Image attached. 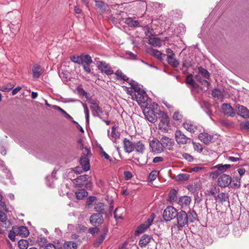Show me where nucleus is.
<instances>
[{
    "instance_id": "1",
    "label": "nucleus",
    "mask_w": 249,
    "mask_h": 249,
    "mask_svg": "<svg viewBox=\"0 0 249 249\" xmlns=\"http://www.w3.org/2000/svg\"><path fill=\"white\" fill-rule=\"evenodd\" d=\"M197 216V214L194 210H189L187 212L180 210L176 213L177 225L178 228L188 226V223H194Z\"/></svg>"
},
{
    "instance_id": "2",
    "label": "nucleus",
    "mask_w": 249,
    "mask_h": 249,
    "mask_svg": "<svg viewBox=\"0 0 249 249\" xmlns=\"http://www.w3.org/2000/svg\"><path fill=\"white\" fill-rule=\"evenodd\" d=\"M86 152L83 153L80 159V163L82 166V170L88 171L90 169L89 160V157L91 155L89 148H85Z\"/></svg>"
},
{
    "instance_id": "3",
    "label": "nucleus",
    "mask_w": 249,
    "mask_h": 249,
    "mask_svg": "<svg viewBox=\"0 0 249 249\" xmlns=\"http://www.w3.org/2000/svg\"><path fill=\"white\" fill-rule=\"evenodd\" d=\"M8 212L5 203L0 204V221L1 222V226L5 228H8L10 222L7 221V215L5 213Z\"/></svg>"
},
{
    "instance_id": "4",
    "label": "nucleus",
    "mask_w": 249,
    "mask_h": 249,
    "mask_svg": "<svg viewBox=\"0 0 249 249\" xmlns=\"http://www.w3.org/2000/svg\"><path fill=\"white\" fill-rule=\"evenodd\" d=\"M177 213L178 211L174 207L171 206H168L163 211V218L166 221H170L176 218Z\"/></svg>"
},
{
    "instance_id": "5",
    "label": "nucleus",
    "mask_w": 249,
    "mask_h": 249,
    "mask_svg": "<svg viewBox=\"0 0 249 249\" xmlns=\"http://www.w3.org/2000/svg\"><path fill=\"white\" fill-rule=\"evenodd\" d=\"M155 214L152 213L150 214V216L147 218L146 221L142 224H141L137 229L136 231L137 234H140L149 228L152 224L153 221L155 218Z\"/></svg>"
},
{
    "instance_id": "6",
    "label": "nucleus",
    "mask_w": 249,
    "mask_h": 249,
    "mask_svg": "<svg viewBox=\"0 0 249 249\" xmlns=\"http://www.w3.org/2000/svg\"><path fill=\"white\" fill-rule=\"evenodd\" d=\"M175 139L177 143L179 145L186 144L190 141V139L180 130H177L175 131Z\"/></svg>"
},
{
    "instance_id": "7",
    "label": "nucleus",
    "mask_w": 249,
    "mask_h": 249,
    "mask_svg": "<svg viewBox=\"0 0 249 249\" xmlns=\"http://www.w3.org/2000/svg\"><path fill=\"white\" fill-rule=\"evenodd\" d=\"M159 111L160 110L157 108L149 109L147 111H144V113L145 118L151 123H155L158 119L157 115H159Z\"/></svg>"
},
{
    "instance_id": "8",
    "label": "nucleus",
    "mask_w": 249,
    "mask_h": 249,
    "mask_svg": "<svg viewBox=\"0 0 249 249\" xmlns=\"http://www.w3.org/2000/svg\"><path fill=\"white\" fill-rule=\"evenodd\" d=\"M232 178L230 175L222 174L217 179V184L221 188H226L231 184Z\"/></svg>"
},
{
    "instance_id": "9",
    "label": "nucleus",
    "mask_w": 249,
    "mask_h": 249,
    "mask_svg": "<svg viewBox=\"0 0 249 249\" xmlns=\"http://www.w3.org/2000/svg\"><path fill=\"white\" fill-rule=\"evenodd\" d=\"M97 66L102 73H105L107 75H110L113 73V71L109 65L105 61L97 62Z\"/></svg>"
},
{
    "instance_id": "10",
    "label": "nucleus",
    "mask_w": 249,
    "mask_h": 249,
    "mask_svg": "<svg viewBox=\"0 0 249 249\" xmlns=\"http://www.w3.org/2000/svg\"><path fill=\"white\" fill-rule=\"evenodd\" d=\"M159 119L160 120V122L159 124V128L166 130L169 124V118L167 114L160 110V111H159Z\"/></svg>"
},
{
    "instance_id": "11",
    "label": "nucleus",
    "mask_w": 249,
    "mask_h": 249,
    "mask_svg": "<svg viewBox=\"0 0 249 249\" xmlns=\"http://www.w3.org/2000/svg\"><path fill=\"white\" fill-rule=\"evenodd\" d=\"M149 146L153 152L160 153L164 151L160 139H154L150 142Z\"/></svg>"
},
{
    "instance_id": "12",
    "label": "nucleus",
    "mask_w": 249,
    "mask_h": 249,
    "mask_svg": "<svg viewBox=\"0 0 249 249\" xmlns=\"http://www.w3.org/2000/svg\"><path fill=\"white\" fill-rule=\"evenodd\" d=\"M89 221L93 226L98 227L104 222L103 215H101V213H94L90 215Z\"/></svg>"
},
{
    "instance_id": "13",
    "label": "nucleus",
    "mask_w": 249,
    "mask_h": 249,
    "mask_svg": "<svg viewBox=\"0 0 249 249\" xmlns=\"http://www.w3.org/2000/svg\"><path fill=\"white\" fill-rule=\"evenodd\" d=\"M160 139L163 149L171 150L175 144V142L172 139L166 137L162 136Z\"/></svg>"
},
{
    "instance_id": "14",
    "label": "nucleus",
    "mask_w": 249,
    "mask_h": 249,
    "mask_svg": "<svg viewBox=\"0 0 249 249\" xmlns=\"http://www.w3.org/2000/svg\"><path fill=\"white\" fill-rule=\"evenodd\" d=\"M7 17L10 18V23L12 25L15 24H18L20 21L21 13L18 10H15L12 12H8L7 13Z\"/></svg>"
},
{
    "instance_id": "15",
    "label": "nucleus",
    "mask_w": 249,
    "mask_h": 249,
    "mask_svg": "<svg viewBox=\"0 0 249 249\" xmlns=\"http://www.w3.org/2000/svg\"><path fill=\"white\" fill-rule=\"evenodd\" d=\"M108 231L107 228V227H104L102 230V234L94 241L93 243V246L94 247H98L105 240Z\"/></svg>"
},
{
    "instance_id": "16",
    "label": "nucleus",
    "mask_w": 249,
    "mask_h": 249,
    "mask_svg": "<svg viewBox=\"0 0 249 249\" xmlns=\"http://www.w3.org/2000/svg\"><path fill=\"white\" fill-rule=\"evenodd\" d=\"M13 230L15 231L17 235H20L22 237H27L29 234L27 228L25 226H13Z\"/></svg>"
},
{
    "instance_id": "17",
    "label": "nucleus",
    "mask_w": 249,
    "mask_h": 249,
    "mask_svg": "<svg viewBox=\"0 0 249 249\" xmlns=\"http://www.w3.org/2000/svg\"><path fill=\"white\" fill-rule=\"evenodd\" d=\"M198 139L205 144H209L213 139V136L207 132H203L199 134Z\"/></svg>"
},
{
    "instance_id": "18",
    "label": "nucleus",
    "mask_w": 249,
    "mask_h": 249,
    "mask_svg": "<svg viewBox=\"0 0 249 249\" xmlns=\"http://www.w3.org/2000/svg\"><path fill=\"white\" fill-rule=\"evenodd\" d=\"M236 109L238 115L244 118H249V110L246 107L242 105H236Z\"/></svg>"
},
{
    "instance_id": "19",
    "label": "nucleus",
    "mask_w": 249,
    "mask_h": 249,
    "mask_svg": "<svg viewBox=\"0 0 249 249\" xmlns=\"http://www.w3.org/2000/svg\"><path fill=\"white\" fill-rule=\"evenodd\" d=\"M222 108L225 115L230 117H233L235 115L234 109L229 104H223Z\"/></svg>"
},
{
    "instance_id": "20",
    "label": "nucleus",
    "mask_w": 249,
    "mask_h": 249,
    "mask_svg": "<svg viewBox=\"0 0 249 249\" xmlns=\"http://www.w3.org/2000/svg\"><path fill=\"white\" fill-rule=\"evenodd\" d=\"M124 148L125 152L130 153L134 150V143L124 138L123 141Z\"/></svg>"
},
{
    "instance_id": "21",
    "label": "nucleus",
    "mask_w": 249,
    "mask_h": 249,
    "mask_svg": "<svg viewBox=\"0 0 249 249\" xmlns=\"http://www.w3.org/2000/svg\"><path fill=\"white\" fill-rule=\"evenodd\" d=\"M33 77L35 79L38 78L43 73V71L40 65L35 64L32 68Z\"/></svg>"
},
{
    "instance_id": "22",
    "label": "nucleus",
    "mask_w": 249,
    "mask_h": 249,
    "mask_svg": "<svg viewBox=\"0 0 249 249\" xmlns=\"http://www.w3.org/2000/svg\"><path fill=\"white\" fill-rule=\"evenodd\" d=\"M154 241L152 236L149 235L143 234L140 238L139 245L142 247H145L148 243Z\"/></svg>"
},
{
    "instance_id": "23",
    "label": "nucleus",
    "mask_w": 249,
    "mask_h": 249,
    "mask_svg": "<svg viewBox=\"0 0 249 249\" xmlns=\"http://www.w3.org/2000/svg\"><path fill=\"white\" fill-rule=\"evenodd\" d=\"M134 150L139 154H143L145 150V145L142 141L134 142Z\"/></svg>"
},
{
    "instance_id": "24",
    "label": "nucleus",
    "mask_w": 249,
    "mask_h": 249,
    "mask_svg": "<svg viewBox=\"0 0 249 249\" xmlns=\"http://www.w3.org/2000/svg\"><path fill=\"white\" fill-rule=\"evenodd\" d=\"M90 108L91 110L93 116L97 117L100 119H102V117L100 115V114L102 113L103 111L102 108L99 107V103L94 106H90Z\"/></svg>"
},
{
    "instance_id": "25",
    "label": "nucleus",
    "mask_w": 249,
    "mask_h": 249,
    "mask_svg": "<svg viewBox=\"0 0 249 249\" xmlns=\"http://www.w3.org/2000/svg\"><path fill=\"white\" fill-rule=\"evenodd\" d=\"M191 198L190 196H184L180 197L178 201V204L182 208L189 206L190 204Z\"/></svg>"
},
{
    "instance_id": "26",
    "label": "nucleus",
    "mask_w": 249,
    "mask_h": 249,
    "mask_svg": "<svg viewBox=\"0 0 249 249\" xmlns=\"http://www.w3.org/2000/svg\"><path fill=\"white\" fill-rule=\"evenodd\" d=\"M215 199L219 203H223L225 201H229V196L228 193H221L218 194L216 196H214Z\"/></svg>"
},
{
    "instance_id": "27",
    "label": "nucleus",
    "mask_w": 249,
    "mask_h": 249,
    "mask_svg": "<svg viewBox=\"0 0 249 249\" xmlns=\"http://www.w3.org/2000/svg\"><path fill=\"white\" fill-rule=\"evenodd\" d=\"M95 7L99 10L100 12H105L108 8V5L101 0H95Z\"/></svg>"
},
{
    "instance_id": "28",
    "label": "nucleus",
    "mask_w": 249,
    "mask_h": 249,
    "mask_svg": "<svg viewBox=\"0 0 249 249\" xmlns=\"http://www.w3.org/2000/svg\"><path fill=\"white\" fill-rule=\"evenodd\" d=\"M178 191L175 189H171L168 195L167 200L170 202L178 201Z\"/></svg>"
},
{
    "instance_id": "29",
    "label": "nucleus",
    "mask_w": 249,
    "mask_h": 249,
    "mask_svg": "<svg viewBox=\"0 0 249 249\" xmlns=\"http://www.w3.org/2000/svg\"><path fill=\"white\" fill-rule=\"evenodd\" d=\"M88 175H81L78 177L74 180V183L77 186L81 187L83 185V182L88 180Z\"/></svg>"
},
{
    "instance_id": "30",
    "label": "nucleus",
    "mask_w": 249,
    "mask_h": 249,
    "mask_svg": "<svg viewBox=\"0 0 249 249\" xmlns=\"http://www.w3.org/2000/svg\"><path fill=\"white\" fill-rule=\"evenodd\" d=\"M150 54L160 61H162L163 58L166 56V54L162 53L160 51L153 49L151 50Z\"/></svg>"
},
{
    "instance_id": "31",
    "label": "nucleus",
    "mask_w": 249,
    "mask_h": 249,
    "mask_svg": "<svg viewBox=\"0 0 249 249\" xmlns=\"http://www.w3.org/2000/svg\"><path fill=\"white\" fill-rule=\"evenodd\" d=\"M106 206L104 203H98L95 205L94 209L97 212V213H101V215L106 213Z\"/></svg>"
},
{
    "instance_id": "32",
    "label": "nucleus",
    "mask_w": 249,
    "mask_h": 249,
    "mask_svg": "<svg viewBox=\"0 0 249 249\" xmlns=\"http://www.w3.org/2000/svg\"><path fill=\"white\" fill-rule=\"evenodd\" d=\"M166 60L168 64L174 68H177L179 64V62L178 60L175 58V55L173 56H167Z\"/></svg>"
},
{
    "instance_id": "33",
    "label": "nucleus",
    "mask_w": 249,
    "mask_h": 249,
    "mask_svg": "<svg viewBox=\"0 0 249 249\" xmlns=\"http://www.w3.org/2000/svg\"><path fill=\"white\" fill-rule=\"evenodd\" d=\"M125 23L130 27H139L141 26L140 22L136 20H134L131 18H128L125 19Z\"/></svg>"
},
{
    "instance_id": "34",
    "label": "nucleus",
    "mask_w": 249,
    "mask_h": 249,
    "mask_svg": "<svg viewBox=\"0 0 249 249\" xmlns=\"http://www.w3.org/2000/svg\"><path fill=\"white\" fill-rule=\"evenodd\" d=\"M241 177L239 176H235L233 177L231 187L233 189H238L241 186Z\"/></svg>"
},
{
    "instance_id": "35",
    "label": "nucleus",
    "mask_w": 249,
    "mask_h": 249,
    "mask_svg": "<svg viewBox=\"0 0 249 249\" xmlns=\"http://www.w3.org/2000/svg\"><path fill=\"white\" fill-rule=\"evenodd\" d=\"M148 43L154 47H160L161 46V42L160 39L157 37H149L148 39Z\"/></svg>"
},
{
    "instance_id": "36",
    "label": "nucleus",
    "mask_w": 249,
    "mask_h": 249,
    "mask_svg": "<svg viewBox=\"0 0 249 249\" xmlns=\"http://www.w3.org/2000/svg\"><path fill=\"white\" fill-rule=\"evenodd\" d=\"M88 196V192L84 189H79L75 193L76 198L77 199H82Z\"/></svg>"
},
{
    "instance_id": "37",
    "label": "nucleus",
    "mask_w": 249,
    "mask_h": 249,
    "mask_svg": "<svg viewBox=\"0 0 249 249\" xmlns=\"http://www.w3.org/2000/svg\"><path fill=\"white\" fill-rule=\"evenodd\" d=\"M184 128L191 133H194L195 132L196 127L194 124L187 122H184L182 124Z\"/></svg>"
},
{
    "instance_id": "38",
    "label": "nucleus",
    "mask_w": 249,
    "mask_h": 249,
    "mask_svg": "<svg viewBox=\"0 0 249 249\" xmlns=\"http://www.w3.org/2000/svg\"><path fill=\"white\" fill-rule=\"evenodd\" d=\"M65 249H77V243L72 241L65 242L63 245Z\"/></svg>"
},
{
    "instance_id": "39",
    "label": "nucleus",
    "mask_w": 249,
    "mask_h": 249,
    "mask_svg": "<svg viewBox=\"0 0 249 249\" xmlns=\"http://www.w3.org/2000/svg\"><path fill=\"white\" fill-rule=\"evenodd\" d=\"M231 167V165L230 164H218L216 165V166H214L213 168H216L221 173H222L228 169H229Z\"/></svg>"
},
{
    "instance_id": "40",
    "label": "nucleus",
    "mask_w": 249,
    "mask_h": 249,
    "mask_svg": "<svg viewBox=\"0 0 249 249\" xmlns=\"http://www.w3.org/2000/svg\"><path fill=\"white\" fill-rule=\"evenodd\" d=\"M0 168L1 171H2V172L7 174V178L10 179L12 177V174L11 172L7 170V167L5 165L4 161L1 160H0Z\"/></svg>"
},
{
    "instance_id": "41",
    "label": "nucleus",
    "mask_w": 249,
    "mask_h": 249,
    "mask_svg": "<svg viewBox=\"0 0 249 249\" xmlns=\"http://www.w3.org/2000/svg\"><path fill=\"white\" fill-rule=\"evenodd\" d=\"M115 74L117 76V79L118 80H124L125 81H127L128 80V78L126 75L124 74L121 70H117L115 72Z\"/></svg>"
},
{
    "instance_id": "42",
    "label": "nucleus",
    "mask_w": 249,
    "mask_h": 249,
    "mask_svg": "<svg viewBox=\"0 0 249 249\" xmlns=\"http://www.w3.org/2000/svg\"><path fill=\"white\" fill-rule=\"evenodd\" d=\"M137 101L139 104H144L147 100V94L141 93L139 95H135Z\"/></svg>"
},
{
    "instance_id": "43",
    "label": "nucleus",
    "mask_w": 249,
    "mask_h": 249,
    "mask_svg": "<svg viewBox=\"0 0 249 249\" xmlns=\"http://www.w3.org/2000/svg\"><path fill=\"white\" fill-rule=\"evenodd\" d=\"M81 64L92 63L93 62L91 56L89 54H81Z\"/></svg>"
},
{
    "instance_id": "44",
    "label": "nucleus",
    "mask_w": 249,
    "mask_h": 249,
    "mask_svg": "<svg viewBox=\"0 0 249 249\" xmlns=\"http://www.w3.org/2000/svg\"><path fill=\"white\" fill-rule=\"evenodd\" d=\"M209 196H213L214 197L215 193L219 192V188L215 185H212L209 190L207 191Z\"/></svg>"
},
{
    "instance_id": "45",
    "label": "nucleus",
    "mask_w": 249,
    "mask_h": 249,
    "mask_svg": "<svg viewBox=\"0 0 249 249\" xmlns=\"http://www.w3.org/2000/svg\"><path fill=\"white\" fill-rule=\"evenodd\" d=\"M28 245V241L26 240L20 239L18 242V246L20 249H27Z\"/></svg>"
},
{
    "instance_id": "46",
    "label": "nucleus",
    "mask_w": 249,
    "mask_h": 249,
    "mask_svg": "<svg viewBox=\"0 0 249 249\" xmlns=\"http://www.w3.org/2000/svg\"><path fill=\"white\" fill-rule=\"evenodd\" d=\"M198 72L200 73L204 78L206 79H209L210 77V73L208 71L203 68L202 67H199L198 68Z\"/></svg>"
},
{
    "instance_id": "47",
    "label": "nucleus",
    "mask_w": 249,
    "mask_h": 249,
    "mask_svg": "<svg viewBox=\"0 0 249 249\" xmlns=\"http://www.w3.org/2000/svg\"><path fill=\"white\" fill-rule=\"evenodd\" d=\"M53 108L55 110H57L63 114L65 117L68 119H72V117L67 113L64 109L61 108L60 107L57 106H53Z\"/></svg>"
},
{
    "instance_id": "48",
    "label": "nucleus",
    "mask_w": 249,
    "mask_h": 249,
    "mask_svg": "<svg viewBox=\"0 0 249 249\" xmlns=\"http://www.w3.org/2000/svg\"><path fill=\"white\" fill-rule=\"evenodd\" d=\"M190 178V175L188 174H180L177 176L176 179L179 181L187 180Z\"/></svg>"
},
{
    "instance_id": "49",
    "label": "nucleus",
    "mask_w": 249,
    "mask_h": 249,
    "mask_svg": "<svg viewBox=\"0 0 249 249\" xmlns=\"http://www.w3.org/2000/svg\"><path fill=\"white\" fill-rule=\"evenodd\" d=\"M84 109V112L85 114V117L86 120V123L89 124V113L88 108V106L86 104H82Z\"/></svg>"
},
{
    "instance_id": "50",
    "label": "nucleus",
    "mask_w": 249,
    "mask_h": 249,
    "mask_svg": "<svg viewBox=\"0 0 249 249\" xmlns=\"http://www.w3.org/2000/svg\"><path fill=\"white\" fill-rule=\"evenodd\" d=\"M117 126L114 125L112 127V131H111V136L113 138L118 139L120 137V133L117 130Z\"/></svg>"
},
{
    "instance_id": "51",
    "label": "nucleus",
    "mask_w": 249,
    "mask_h": 249,
    "mask_svg": "<svg viewBox=\"0 0 249 249\" xmlns=\"http://www.w3.org/2000/svg\"><path fill=\"white\" fill-rule=\"evenodd\" d=\"M212 95L214 97H217V98H220L222 96V93L221 91L218 89H214L212 90Z\"/></svg>"
},
{
    "instance_id": "52",
    "label": "nucleus",
    "mask_w": 249,
    "mask_h": 249,
    "mask_svg": "<svg viewBox=\"0 0 249 249\" xmlns=\"http://www.w3.org/2000/svg\"><path fill=\"white\" fill-rule=\"evenodd\" d=\"M187 189L190 192L193 193L197 192L199 190V188L197 186L196 184H195L188 185Z\"/></svg>"
},
{
    "instance_id": "53",
    "label": "nucleus",
    "mask_w": 249,
    "mask_h": 249,
    "mask_svg": "<svg viewBox=\"0 0 249 249\" xmlns=\"http://www.w3.org/2000/svg\"><path fill=\"white\" fill-rule=\"evenodd\" d=\"M71 61L75 63L81 64V55L79 56L72 55L70 57Z\"/></svg>"
},
{
    "instance_id": "54",
    "label": "nucleus",
    "mask_w": 249,
    "mask_h": 249,
    "mask_svg": "<svg viewBox=\"0 0 249 249\" xmlns=\"http://www.w3.org/2000/svg\"><path fill=\"white\" fill-rule=\"evenodd\" d=\"M100 149L101 155L102 157H104L106 160H109L110 162H112V159L105 151H104L102 147H100Z\"/></svg>"
},
{
    "instance_id": "55",
    "label": "nucleus",
    "mask_w": 249,
    "mask_h": 249,
    "mask_svg": "<svg viewBox=\"0 0 249 249\" xmlns=\"http://www.w3.org/2000/svg\"><path fill=\"white\" fill-rule=\"evenodd\" d=\"M144 30H145V34L146 36L150 37L153 36V34L152 33L153 31V29H150L148 26H144Z\"/></svg>"
},
{
    "instance_id": "56",
    "label": "nucleus",
    "mask_w": 249,
    "mask_h": 249,
    "mask_svg": "<svg viewBox=\"0 0 249 249\" xmlns=\"http://www.w3.org/2000/svg\"><path fill=\"white\" fill-rule=\"evenodd\" d=\"M37 242L40 247H46L47 245V239L44 237H38L37 238ZM48 244H47L48 245Z\"/></svg>"
},
{
    "instance_id": "57",
    "label": "nucleus",
    "mask_w": 249,
    "mask_h": 249,
    "mask_svg": "<svg viewBox=\"0 0 249 249\" xmlns=\"http://www.w3.org/2000/svg\"><path fill=\"white\" fill-rule=\"evenodd\" d=\"M157 176V172L156 170L152 171L149 175L148 179L150 181H154L156 179Z\"/></svg>"
},
{
    "instance_id": "58",
    "label": "nucleus",
    "mask_w": 249,
    "mask_h": 249,
    "mask_svg": "<svg viewBox=\"0 0 249 249\" xmlns=\"http://www.w3.org/2000/svg\"><path fill=\"white\" fill-rule=\"evenodd\" d=\"M192 143L195 150H197L199 152H201L202 151L203 148L200 143H196L195 142H193Z\"/></svg>"
},
{
    "instance_id": "59",
    "label": "nucleus",
    "mask_w": 249,
    "mask_h": 249,
    "mask_svg": "<svg viewBox=\"0 0 249 249\" xmlns=\"http://www.w3.org/2000/svg\"><path fill=\"white\" fill-rule=\"evenodd\" d=\"M17 235V233L15 232V231L13 230V227H12V230H11L8 233V237L12 241H15V236Z\"/></svg>"
},
{
    "instance_id": "60",
    "label": "nucleus",
    "mask_w": 249,
    "mask_h": 249,
    "mask_svg": "<svg viewBox=\"0 0 249 249\" xmlns=\"http://www.w3.org/2000/svg\"><path fill=\"white\" fill-rule=\"evenodd\" d=\"M131 86H132V88L134 90L135 93H136L138 92H140V91L141 92H142V93H144V90L142 89L137 84H133L131 85Z\"/></svg>"
},
{
    "instance_id": "61",
    "label": "nucleus",
    "mask_w": 249,
    "mask_h": 249,
    "mask_svg": "<svg viewBox=\"0 0 249 249\" xmlns=\"http://www.w3.org/2000/svg\"><path fill=\"white\" fill-rule=\"evenodd\" d=\"M173 118L176 121H180L182 119V116L178 111H176L173 114Z\"/></svg>"
},
{
    "instance_id": "62",
    "label": "nucleus",
    "mask_w": 249,
    "mask_h": 249,
    "mask_svg": "<svg viewBox=\"0 0 249 249\" xmlns=\"http://www.w3.org/2000/svg\"><path fill=\"white\" fill-rule=\"evenodd\" d=\"M96 198L95 196H89L87 198L86 201V205L89 206L92 204V203L96 200Z\"/></svg>"
},
{
    "instance_id": "63",
    "label": "nucleus",
    "mask_w": 249,
    "mask_h": 249,
    "mask_svg": "<svg viewBox=\"0 0 249 249\" xmlns=\"http://www.w3.org/2000/svg\"><path fill=\"white\" fill-rule=\"evenodd\" d=\"M192 75L190 74L187 76L186 79V83L189 85L190 86H192V85L194 84L195 80L192 78Z\"/></svg>"
},
{
    "instance_id": "64",
    "label": "nucleus",
    "mask_w": 249,
    "mask_h": 249,
    "mask_svg": "<svg viewBox=\"0 0 249 249\" xmlns=\"http://www.w3.org/2000/svg\"><path fill=\"white\" fill-rule=\"evenodd\" d=\"M44 249H65L64 247L56 248L53 244L49 243L47 245Z\"/></svg>"
}]
</instances>
